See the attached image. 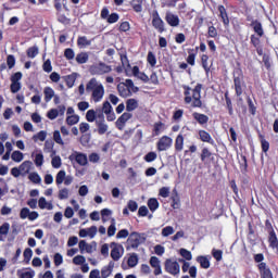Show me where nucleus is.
<instances>
[{"instance_id": "nucleus-46", "label": "nucleus", "mask_w": 278, "mask_h": 278, "mask_svg": "<svg viewBox=\"0 0 278 278\" xmlns=\"http://www.w3.org/2000/svg\"><path fill=\"white\" fill-rule=\"evenodd\" d=\"M36 273L34 270L31 271H21L17 270V277L20 278H34Z\"/></svg>"}, {"instance_id": "nucleus-13", "label": "nucleus", "mask_w": 278, "mask_h": 278, "mask_svg": "<svg viewBox=\"0 0 278 278\" xmlns=\"http://www.w3.org/2000/svg\"><path fill=\"white\" fill-rule=\"evenodd\" d=\"M250 27L253 28L254 33L258 38H262L264 36V27L262 26V22L257 20H252Z\"/></svg>"}, {"instance_id": "nucleus-10", "label": "nucleus", "mask_w": 278, "mask_h": 278, "mask_svg": "<svg viewBox=\"0 0 278 278\" xmlns=\"http://www.w3.org/2000/svg\"><path fill=\"white\" fill-rule=\"evenodd\" d=\"M152 26L156 28L160 34L166 31V28H164V21L160 18V14L157 13L153 15Z\"/></svg>"}, {"instance_id": "nucleus-4", "label": "nucleus", "mask_w": 278, "mask_h": 278, "mask_svg": "<svg viewBox=\"0 0 278 278\" xmlns=\"http://www.w3.org/2000/svg\"><path fill=\"white\" fill-rule=\"evenodd\" d=\"M188 134H190V128L188 126H184L175 140L176 151H184V138H186Z\"/></svg>"}, {"instance_id": "nucleus-49", "label": "nucleus", "mask_w": 278, "mask_h": 278, "mask_svg": "<svg viewBox=\"0 0 278 278\" xmlns=\"http://www.w3.org/2000/svg\"><path fill=\"white\" fill-rule=\"evenodd\" d=\"M28 179L29 181H33V184H40V181H42L40 175H38V173L35 172L28 175Z\"/></svg>"}, {"instance_id": "nucleus-52", "label": "nucleus", "mask_w": 278, "mask_h": 278, "mask_svg": "<svg viewBox=\"0 0 278 278\" xmlns=\"http://www.w3.org/2000/svg\"><path fill=\"white\" fill-rule=\"evenodd\" d=\"M73 264L76 266H81L83 264H86V257L83 255H77L73 258Z\"/></svg>"}, {"instance_id": "nucleus-34", "label": "nucleus", "mask_w": 278, "mask_h": 278, "mask_svg": "<svg viewBox=\"0 0 278 278\" xmlns=\"http://www.w3.org/2000/svg\"><path fill=\"white\" fill-rule=\"evenodd\" d=\"M65 179H66V172L65 170H60L56 174V177H55L56 186H62V184H64Z\"/></svg>"}, {"instance_id": "nucleus-50", "label": "nucleus", "mask_w": 278, "mask_h": 278, "mask_svg": "<svg viewBox=\"0 0 278 278\" xmlns=\"http://www.w3.org/2000/svg\"><path fill=\"white\" fill-rule=\"evenodd\" d=\"M164 131V123L157 122L154 124V136H160Z\"/></svg>"}, {"instance_id": "nucleus-7", "label": "nucleus", "mask_w": 278, "mask_h": 278, "mask_svg": "<svg viewBox=\"0 0 278 278\" xmlns=\"http://www.w3.org/2000/svg\"><path fill=\"white\" fill-rule=\"evenodd\" d=\"M111 257L114 260V262H118L121 257H123V253L125 249L123 248L122 244L116 243V242H111Z\"/></svg>"}, {"instance_id": "nucleus-62", "label": "nucleus", "mask_w": 278, "mask_h": 278, "mask_svg": "<svg viewBox=\"0 0 278 278\" xmlns=\"http://www.w3.org/2000/svg\"><path fill=\"white\" fill-rule=\"evenodd\" d=\"M59 199L60 201H64L65 199H68V189L63 188L59 191Z\"/></svg>"}, {"instance_id": "nucleus-42", "label": "nucleus", "mask_w": 278, "mask_h": 278, "mask_svg": "<svg viewBox=\"0 0 278 278\" xmlns=\"http://www.w3.org/2000/svg\"><path fill=\"white\" fill-rule=\"evenodd\" d=\"M66 123L70 126L77 125L79 123V115H70L66 117Z\"/></svg>"}, {"instance_id": "nucleus-8", "label": "nucleus", "mask_w": 278, "mask_h": 278, "mask_svg": "<svg viewBox=\"0 0 278 278\" xmlns=\"http://www.w3.org/2000/svg\"><path fill=\"white\" fill-rule=\"evenodd\" d=\"M157 151H167V149H170V147H173V138L168 137V136H163L157 144Z\"/></svg>"}, {"instance_id": "nucleus-2", "label": "nucleus", "mask_w": 278, "mask_h": 278, "mask_svg": "<svg viewBox=\"0 0 278 278\" xmlns=\"http://www.w3.org/2000/svg\"><path fill=\"white\" fill-rule=\"evenodd\" d=\"M147 242V235L139 232H131L127 239V251L129 249H138L140 244H144Z\"/></svg>"}, {"instance_id": "nucleus-23", "label": "nucleus", "mask_w": 278, "mask_h": 278, "mask_svg": "<svg viewBox=\"0 0 278 278\" xmlns=\"http://www.w3.org/2000/svg\"><path fill=\"white\" fill-rule=\"evenodd\" d=\"M219 16L224 23V25H229V16L227 15V9L225 7H218Z\"/></svg>"}, {"instance_id": "nucleus-53", "label": "nucleus", "mask_w": 278, "mask_h": 278, "mask_svg": "<svg viewBox=\"0 0 278 278\" xmlns=\"http://www.w3.org/2000/svg\"><path fill=\"white\" fill-rule=\"evenodd\" d=\"M250 40H251V45H253V47H255V49H260V45L262 42L260 40V36L251 35Z\"/></svg>"}, {"instance_id": "nucleus-38", "label": "nucleus", "mask_w": 278, "mask_h": 278, "mask_svg": "<svg viewBox=\"0 0 278 278\" xmlns=\"http://www.w3.org/2000/svg\"><path fill=\"white\" fill-rule=\"evenodd\" d=\"M86 121H88V123H94V121H97V113H94L93 109L87 111Z\"/></svg>"}, {"instance_id": "nucleus-59", "label": "nucleus", "mask_w": 278, "mask_h": 278, "mask_svg": "<svg viewBox=\"0 0 278 278\" xmlns=\"http://www.w3.org/2000/svg\"><path fill=\"white\" fill-rule=\"evenodd\" d=\"M144 160L147 162H155V160H157V153L149 152L148 154L144 155Z\"/></svg>"}, {"instance_id": "nucleus-33", "label": "nucleus", "mask_w": 278, "mask_h": 278, "mask_svg": "<svg viewBox=\"0 0 278 278\" xmlns=\"http://www.w3.org/2000/svg\"><path fill=\"white\" fill-rule=\"evenodd\" d=\"M148 207L150 211L155 212L160 207V202H157V199L151 198L148 200Z\"/></svg>"}, {"instance_id": "nucleus-29", "label": "nucleus", "mask_w": 278, "mask_h": 278, "mask_svg": "<svg viewBox=\"0 0 278 278\" xmlns=\"http://www.w3.org/2000/svg\"><path fill=\"white\" fill-rule=\"evenodd\" d=\"M38 205H39L40 210H53V204L47 202V199H45V198L39 199Z\"/></svg>"}, {"instance_id": "nucleus-43", "label": "nucleus", "mask_w": 278, "mask_h": 278, "mask_svg": "<svg viewBox=\"0 0 278 278\" xmlns=\"http://www.w3.org/2000/svg\"><path fill=\"white\" fill-rule=\"evenodd\" d=\"M131 8L135 12H142V0H132Z\"/></svg>"}, {"instance_id": "nucleus-6", "label": "nucleus", "mask_w": 278, "mask_h": 278, "mask_svg": "<svg viewBox=\"0 0 278 278\" xmlns=\"http://www.w3.org/2000/svg\"><path fill=\"white\" fill-rule=\"evenodd\" d=\"M165 270L166 273H169V275H179L181 267L179 266V263L177 261H173L170 258H167L165 261Z\"/></svg>"}, {"instance_id": "nucleus-9", "label": "nucleus", "mask_w": 278, "mask_h": 278, "mask_svg": "<svg viewBox=\"0 0 278 278\" xmlns=\"http://www.w3.org/2000/svg\"><path fill=\"white\" fill-rule=\"evenodd\" d=\"M93 75H106L108 73H112V66L100 62L98 65H94L93 68Z\"/></svg>"}, {"instance_id": "nucleus-60", "label": "nucleus", "mask_w": 278, "mask_h": 278, "mask_svg": "<svg viewBox=\"0 0 278 278\" xmlns=\"http://www.w3.org/2000/svg\"><path fill=\"white\" fill-rule=\"evenodd\" d=\"M59 116V112L58 109H51L48 113H47V117L50 121H55V117Z\"/></svg>"}, {"instance_id": "nucleus-14", "label": "nucleus", "mask_w": 278, "mask_h": 278, "mask_svg": "<svg viewBox=\"0 0 278 278\" xmlns=\"http://www.w3.org/2000/svg\"><path fill=\"white\" fill-rule=\"evenodd\" d=\"M165 21L170 27H179V16L172 12L166 13Z\"/></svg>"}, {"instance_id": "nucleus-30", "label": "nucleus", "mask_w": 278, "mask_h": 278, "mask_svg": "<svg viewBox=\"0 0 278 278\" xmlns=\"http://www.w3.org/2000/svg\"><path fill=\"white\" fill-rule=\"evenodd\" d=\"M63 79L66 83L67 87L73 88L75 86V81L77 77L75 76V74H71V75L64 76Z\"/></svg>"}, {"instance_id": "nucleus-28", "label": "nucleus", "mask_w": 278, "mask_h": 278, "mask_svg": "<svg viewBox=\"0 0 278 278\" xmlns=\"http://www.w3.org/2000/svg\"><path fill=\"white\" fill-rule=\"evenodd\" d=\"M80 253L87 251V253H92V245L88 244L85 240H80L78 243Z\"/></svg>"}, {"instance_id": "nucleus-57", "label": "nucleus", "mask_w": 278, "mask_h": 278, "mask_svg": "<svg viewBox=\"0 0 278 278\" xmlns=\"http://www.w3.org/2000/svg\"><path fill=\"white\" fill-rule=\"evenodd\" d=\"M148 63L150 64V66H155V64H157V59L155 58V54H153V52L148 53Z\"/></svg>"}, {"instance_id": "nucleus-54", "label": "nucleus", "mask_w": 278, "mask_h": 278, "mask_svg": "<svg viewBox=\"0 0 278 278\" xmlns=\"http://www.w3.org/2000/svg\"><path fill=\"white\" fill-rule=\"evenodd\" d=\"M160 197H162L163 199H168L169 194H170V188L168 187H163L160 189L159 191Z\"/></svg>"}, {"instance_id": "nucleus-15", "label": "nucleus", "mask_w": 278, "mask_h": 278, "mask_svg": "<svg viewBox=\"0 0 278 278\" xmlns=\"http://www.w3.org/2000/svg\"><path fill=\"white\" fill-rule=\"evenodd\" d=\"M150 265L154 268V275H162V265H160V258L157 256L150 258Z\"/></svg>"}, {"instance_id": "nucleus-58", "label": "nucleus", "mask_w": 278, "mask_h": 278, "mask_svg": "<svg viewBox=\"0 0 278 278\" xmlns=\"http://www.w3.org/2000/svg\"><path fill=\"white\" fill-rule=\"evenodd\" d=\"M7 64L9 68H14L15 64H16V59L14 58V55L10 54L7 58Z\"/></svg>"}, {"instance_id": "nucleus-39", "label": "nucleus", "mask_w": 278, "mask_h": 278, "mask_svg": "<svg viewBox=\"0 0 278 278\" xmlns=\"http://www.w3.org/2000/svg\"><path fill=\"white\" fill-rule=\"evenodd\" d=\"M96 113V122L105 121V112L101 110V108H97L94 110Z\"/></svg>"}, {"instance_id": "nucleus-22", "label": "nucleus", "mask_w": 278, "mask_h": 278, "mask_svg": "<svg viewBox=\"0 0 278 278\" xmlns=\"http://www.w3.org/2000/svg\"><path fill=\"white\" fill-rule=\"evenodd\" d=\"M77 45L80 49H86V47H90V45H92V40H89L86 36L78 37Z\"/></svg>"}, {"instance_id": "nucleus-11", "label": "nucleus", "mask_w": 278, "mask_h": 278, "mask_svg": "<svg viewBox=\"0 0 278 278\" xmlns=\"http://www.w3.org/2000/svg\"><path fill=\"white\" fill-rule=\"evenodd\" d=\"M73 157L79 166H86L88 164V156L81 152H75V154L70 156V160H73Z\"/></svg>"}, {"instance_id": "nucleus-16", "label": "nucleus", "mask_w": 278, "mask_h": 278, "mask_svg": "<svg viewBox=\"0 0 278 278\" xmlns=\"http://www.w3.org/2000/svg\"><path fill=\"white\" fill-rule=\"evenodd\" d=\"M20 173L22 177H25V175H29V172L31 170V161H24L20 166Z\"/></svg>"}, {"instance_id": "nucleus-25", "label": "nucleus", "mask_w": 278, "mask_h": 278, "mask_svg": "<svg viewBox=\"0 0 278 278\" xmlns=\"http://www.w3.org/2000/svg\"><path fill=\"white\" fill-rule=\"evenodd\" d=\"M198 51H199V47H197L195 50L194 49L188 50L189 55L187 58V62H188V64H190V66H194V60L197 58Z\"/></svg>"}, {"instance_id": "nucleus-24", "label": "nucleus", "mask_w": 278, "mask_h": 278, "mask_svg": "<svg viewBox=\"0 0 278 278\" xmlns=\"http://www.w3.org/2000/svg\"><path fill=\"white\" fill-rule=\"evenodd\" d=\"M43 94L46 103H49V101L55 97V91L51 87H46L43 89Z\"/></svg>"}, {"instance_id": "nucleus-36", "label": "nucleus", "mask_w": 278, "mask_h": 278, "mask_svg": "<svg viewBox=\"0 0 278 278\" xmlns=\"http://www.w3.org/2000/svg\"><path fill=\"white\" fill-rule=\"evenodd\" d=\"M127 264H128V266H129L130 268H134V267L138 266V254L132 253V254L129 256Z\"/></svg>"}, {"instance_id": "nucleus-51", "label": "nucleus", "mask_w": 278, "mask_h": 278, "mask_svg": "<svg viewBox=\"0 0 278 278\" xmlns=\"http://www.w3.org/2000/svg\"><path fill=\"white\" fill-rule=\"evenodd\" d=\"M185 103H192V97L190 96V90H192V88L185 86Z\"/></svg>"}, {"instance_id": "nucleus-18", "label": "nucleus", "mask_w": 278, "mask_h": 278, "mask_svg": "<svg viewBox=\"0 0 278 278\" xmlns=\"http://www.w3.org/2000/svg\"><path fill=\"white\" fill-rule=\"evenodd\" d=\"M8 233H10V224L4 223L3 225L0 226V242H5Z\"/></svg>"}, {"instance_id": "nucleus-27", "label": "nucleus", "mask_w": 278, "mask_h": 278, "mask_svg": "<svg viewBox=\"0 0 278 278\" xmlns=\"http://www.w3.org/2000/svg\"><path fill=\"white\" fill-rule=\"evenodd\" d=\"M117 90L121 97H129V94H131V91L129 90V88H127L126 85L123 83L117 85Z\"/></svg>"}, {"instance_id": "nucleus-26", "label": "nucleus", "mask_w": 278, "mask_h": 278, "mask_svg": "<svg viewBox=\"0 0 278 278\" xmlns=\"http://www.w3.org/2000/svg\"><path fill=\"white\" fill-rule=\"evenodd\" d=\"M96 125L98 127V134L100 136H103V134L108 132V124H105V119L96 122Z\"/></svg>"}, {"instance_id": "nucleus-19", "label": "nucleus", "mask_w": 278, "mask_h": 278, "mask_svg": "<svg viewBox=\"0 0 278 278\" xmlns=\"http://www.w3.org/2000/svg\"><path fill=\"white\" fill-rule=\"evenodd\" d=\"M112 270H114V262H110L108 266H104L101 269V277L102 278H108L110 275H112Z\"/></svg>"}, {"instance_id": "nucleus-47", "label": "nucleus", "mask_w": 278, "mask_h": 278, "mask_svg": "<svg viewBox=\"0 0 278 278\" xmlns=\"http://www.w3.org/2000/svg\"><path fill=\"white\" fill-rule=\"evenodd\" d=\"M39 50L37 46L30 47L27 49V58H36V55H38Z\"/></svg>"}, {"instance_id": "nucleus-1", "label": "nucleus", "mask_w": 278, "mask_h": 278, "mask_svg": "<svg viewBox=\"0 0 278 278\" xmlns=\"http://www.w3.org/2000/svg\"><path fill=\"white\" fill-rule=\"evenodd\" d=\"M86 92L91 93V101L99 103L105 96V88L97 78H91L86 85Z\"/></svg>"}, {"instance_id": "nucleus-37", "label": "nucleus", "mask_w": 278, "mask_h": 278, "mask_svg": "<svg viewBox=\"0 0 278 278\" xmlns=\"http://www.w3.org/2000/svg\"><path fill=\"white\" fill-rule=\"evenodd\" d=\"M33 140L35 142H38V140H40V142H45V140H47V131L41 130L37 135H34Z\"/></svg>"}, {"instance_id": "nucleus-20", "label": "nucleus", "mask_w": 278, "mask_h": 278, "mask_svg": "<svg viewBox=\"0 0 278 278\" xmlns=\"http://www.w3.org/2000/svg\"><path fill=\"white\" fill-rule=\"evenodd\" d=\"M199 136L202 142H208V144H214V139H212L210 132L205 130H199Z\"/></svg>"}, {"instance_id": "nucleus-40", "label": "nucleus", "mask_w": 278, "mask_h": 278, "mask_svg": "<svg viewBox=\"0 0 278 278\" xmlns=\"http://www.w3.org/2000/svg\"><path fill=\"white\" fill-rule=\"evenodd\" d=\"M76 62L78 64H86L88 62V54L86 52H81L76 55Z\"/></svg>"}, {"instance_id": "nucleus-21", "label": "nucleus", "mask_w": 278, "mask_h": 278, "mask_svg": "<svg viewBox=\"0 0 278 278\" xmlns=\"http://www.w3.org/2000/svg\"><path fill=\"white\" fill-rule=\"evenodd\" d=\"M134 110H138V100L136 99H128L126 101V112H134Z\"/></svg>"}, {"instance_id": "nucleus-55", "label": "nucleus", "mask_w": 278, "mask_h": 278, "mask_svg": "<svg viewBox=\"0 0 278 278\" xmlns=\"http://www.w3.org/2000/svg\"><path fill=\"white\" fill-rule=\"evenodd\" d=\"M42 164H45V155H42V153H38L35 156V165L36 166H42Z\"/></svg>"}, {"instance_id": "nucleus-35", "label": "nucleus", "mask_w": 278, "mask_h": 278, "mask_svg": "<svg viewBox=\"0 0 278 278\" xmlns=\"http://www.w3.org/2000/svg\"><path fill=\"white\" fill-rule=\"evenodd\" d=\"M212 157V153L210 152V149L203 148L201 153V162H204V164H207V160Z\"/></svg>"}, {"instance_id": "nucleus-44", "label": "nucleus", "mask_w": 278, "mask_h": 278, "mask_svg": "<svg viewBox=\"0 0 278 278\" xmlns=\"http://www.w3.org/2000/svg\"><path fill=\"white\" fill-rule=\"evenodd\" d=\"M34 255V251H31V249L27 248L24 250V262L26 264H29V262L31 261V257Z\"/></svg>"}, {"instance_id": "nucleus-5", "label": "nucleus", "mask_w": 278, "mask_h": 278, "mask_svg": "<svg viewBox=\"0 0 278 278\" xmlns=\"http://www.w3.org/2000/svg\"><path fill=\"white\" fill-rule=\"evenodd\" d=\"M203 89V85L198 84L194 89L192 90V108H202L203 102L201 101V90Z\"/></svg>"}, {"instance_id": "nucleus-31", "label": "nucleus", "mask_w": 278, "mask_h": 278, "mask_svg": "<svg viewBox=\"0 0 278 278\" xmlns=\"http://www.w3.org/2000/svg\"><path fill=\"white\" fill-rule=\"evenodd\" d=\"M53 155H55V151H53L51 154V157H52L51 165L53 168H60L62 166V157L53 156Z\"/></svg>"}, {"instance_id": "nucleus-63", "label": "nucleus", "mask_w": 278, "mask_h": 278, "mask_svg": "<svg viewBox=\"0 0 278 278\" xmlns=\"http://www.w3.org/2000/svg\"><path fill=\"white\" fill-rule=\"evenodd\" d=\"M118 13H112L111 15H109V17L106 18V22L112 24V23H118Z\"/></svg>"}, {"instance_id": "nucleus-32", "label": "nucleus", "mask_w": 278, "mask_h": 278, "mask_svg": "<svg viewBox=\"0 0 278 278\" xmlns=\"http://www.w3.org/2000/svg\"><path fill=\"white\" fill-rule=\"evenodd\" d=\"M197 263L200 264L201 268H210V260H207L205 256H198Z\"/></svg>"}, {"instance_id": "nucleus-45", "label": "nucleus", "mask_w": 278, "mask_h": 278, "mask_svg": "<svg viewBox=\"0 0 278 278\" xmlns=\"http://www.w3.org/2000/svg\"><path fill=\"white\" fill-rule=\"evenodd\" d=\"M173 233H175V228H173V226H167L162 229L163 238H168V236H173Z\"/></svg>"}, {"instance_id": "nucleus-41", "label": "nucleus", "mask_w": 278, "mask_h": 278, "mask_svg": "<svg viewBox=\"0 0 278 278\" xmlns=\"http://www.w3.org/2000/svg\"><path fill=\"white\" fill-rule=\"evenodd\" d=\"M23 152L21 151H14L12 154H11V160H13V162H23Z\"/></svg>"}, {"instance_id": "nucleus-12", "label": "nucleus", "mask_w": 278, "mask_h": 278, "mask_svg": "<svg viewBox=\"0 0 278 278\" xmlns=\"http://www.w3.org/2000/svg\"><path fill=\"white\" fill-rule=\"evenodd\" d=\"M134 114L129 113V111L123 113L118 119L116 121V127L118 129H123V127H125V123H127V121H129L130 118H132Z\"/></svg>"}, {"instance_id": "nucleus-17", "label": "nucleus", "mask_w": 278, "mask_h": 278, "mask_svg": "<svg viewBox=\"0 0 278 278\" xmlns=\"http://www.w3.org/2000/svg\"><path fill=\"white\" fill-rule=\"evenodd\" d=\"M192 116L194 118V121H197V123H199V125H207V122L210 121V117L205 114H201V113H192Z\"/></svg>"}, {"instance_id": "nucleus-48", "label": "nucleus", "mask_w": 278, "mask_h": 278, "mask_svg": "<svg viewBox=\"0 0 278 278\" xmlns=\"http://www.w3.org/2000/svg\"><path fill=\"white\" fill-rule=\"evenodd\" d=\"M53 140L56 142V144H61V147H64V140H62V135L60 134V130H55L53 132Z\"/></svg>"}, {"instance_id": "nucleus-56", "label": "nucleus", "mask_w": 278, "mask_h": 278, "mask_svg": "<svg viewBox=\"0 0 278 278\" xmlns=\"http://www.w3.org/2000/svg\"><path fill=\"white\" fill-rule=\"evenodd\" d=\"M180 255L188 262H190V260H192V253L186 249H180Z\"/></svg>"}, {"instance_id": "nucleus-3", "label": "nucleus", "mask_w": 278, "mask_h": 278, "mask_svg": "<svg viewBox=\"0 0 278 278\" xmlns=\"http://www.w3.org/2000/svg\"><path fill=\"white\" fill-rule=\"evenodd\" d=\"M233 84L237 97H242V92L244 91V76L240 71H237L233 76Z\"/></svg>"}, {"instance_id": "nucleus-61", "label": "nucleus", "mask_w": 278, "mask_h": 278, "mask_svg": "<svg viewBox=\"0 0 278 278\" xmlns=\"http://www.w3.org/2000/svg\"><path fill=\"white\" fill-rule=\"evenodd\" d=\"M101 110L104 114H110V112H112V104H110V101L103 102Z\"/></svg>"}, {"instance_id": "nucleus-64", "label": "nucleus", "mask_w": 278, "mask_h": 278, "mask_svg": "<svg viewBox=\"0 0 278 278\" xmlns=\"http://www.w3.org/2000/svg\"><path fill=\"white\" fill-rule=\"evenodd\" d=\"M18 90H21V83L11 81V92H13V94H16Z\"/></svg>"}]
</instances>
